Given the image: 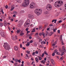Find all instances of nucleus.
Instances as JSON below:
<instances>
[{"mask_svg": "<svg viewBox=\"0 0 66 66\" xmlns=\"http://www.w3.org/2000/svg\"><path fill=\"white\" fill-rule=\"evenodd\" d=\"M34 12L37 15L39 16L40 15L42 14V10L40 9H36L35 10Z\"/></svg>", "mask_w": 66, "mask_h": 66, "instance_id": "2", "label": "nucleus"}, {"mask_svg": "<svg viewBox=\"0 0 66 66\" xmlns=\"http://www.w3.org/2000/svg\"><path fill=\"white\" fill-rule=\"evenodd\" d=\"M19 32H20V31L19 30H18L17 31V33H19Z\"/></svg>", "mask_w": 66, "mask_h": 66, "instance_id": "44", "label": "nucleus"}, {"mask_svg": "<svg viewBox=\"0 0 66 66\" xmlns=\"http://www.w3.org/2000/svg\"><path fill=\"white\" fill-rule=\"evenodd\" d=\"M3 47H4L5 49H7V50H9L10 49H11L10 46L9 44L6 43L4 44Z\"/></svg>", "mask_w": 66, "mask_h": 66, "instance_id": "3", "label": "nucleus"}, {"mask_svg": "<svg viewBox=\"0 0 66 66\" xmlns=\"http://www.w3.org/2000/svg\"><path fill=\"white\" fill-rule=\"evenodd\" d=\"M52 55L53 56H54V55H55V53H53V54H52Z\"/></svg>", "mask_w": 66, "mask_h": 66, "instance_id": "46", "label": "nucleus"}, {"mask_svg": "<svg viewBox=\"0 0 66 66\" xmlns=\"http://www.w3.org/2000/svg\"><path fill=\"white\" fill-rule=\"evenodd\" d=\"M29 42L30 43V44H31V43H33V41L31 40H30Z\"/></svg>", "mask_w": 66, "mask_h": 66, "instance_id": "59", "label": "nucleus"}, {"mask_svg": "<svg viewBox=\"0 0 66 66\" xmlns=\"http://www.w3.org/2000/svg\"><path fill=\"white\" fill-rule=\"evenodd\" d=\"M29 3H30L29 0H25L23 2L22 6L23 7H26L29 5Z\"/></svg>", "mask_w": 66, "mask_h": 66, "instance_id": "1", "label": "nucleus"}, {"mask_svg": "<svg viewBox=\"0 0 66 66\" xmlns=\"http://www.w3.org/2000/svg\"><path fill=\"white\" fill-rule=\"evenodd\" d=\"M1 12L2 13V14H4V12H3V10L2 9L1 10Z\"/></svg>", "mask_w": 66, "mask_h": 66, "instance_id": "48", "label": "nucleus"}, {"mask_svg": "<svg viewBox=\"0 0 66 66\" xmlns=\"http://www.w3.org/2000/svg\"><path fill=\"white\" fill-rule=\"evenodd\" d=\"M42 34L43 35V38L45 37V32H42Z\"/></svg>", "mask_w": 66, "mask_h": 66, "instance_id": "20", "label": "nucleus"}, {"mask_svg": "<svg viewBox=\"0 0 66 66\" xmlns=\"http://www.w3.org/2000/svg\"><path fill=\"white\" fill-rule=\"evenodd\" d=\"M14 66H18V65H17V64H16V63H14Z\"/></svg>", "mask_w": 66, "mask_h": 66, "instance_id": "47", "label": "nucleus"}, {"mask_svg": "<svg viewBox=\"0 0 66 66\" xmlns=\"http://www.w3.org/2000/svg\"><path fill=\"white\" fill-rule=\"evenodd\" d=\"M27 65H28L29 66H30V63H27Z\"/></svg>", "mask_w": 66, "mask_h": 66, "instance_id": "63", "label": "nucleus"}, {"mask_svg": "<svg viewBox=\"0 0 66 66\" xmlns=\"http://www.w3.org/2000/svg\"><path fill=\"white\" fill-rule=\"evenodd\" d=\"M61 41H62L61 42V45H64V42L63 41V40H61Z\"/></svg>", "mask_w": 66, "mask_h": 66, "instance_id": "40", "label": "nucleus"}, {"mask_svg": "<svg viewBox=\"0 0 66 66\" xmlns=\"http://www.w3.org/2000/svg\"><path fill=\"white\" fill-rule=\"evenodd\" d=\"M14 7L13 8H11V11H13V10H14Z\"/></svg>", "mask_w": 66, "mask_h": 66, "instance_id": "50", "label": "nucleus"}, {"mask_svg": "<svg viewBox=\"0 0 66 66\" xmlns=\"http://www.w3.org/2000/svg\"><path fill=\"white\" fill-rule=\"evenodd\" d=\"M45 62H46V61H45L44 60H43L40 61V63H43V64H45Z\"/></svg>", "mask_w": 66, "mask_h": 66, "instance_id": "26", "label": "nucleus"}, {"mask_svg": "<svg viewBox=\"0 0 66 66\" xmlns=\"http://www.w3.org/2000/svg\"><path fill=\"white\" fill-rule=\"evenodd\" d=\"M20 23H21L20 24H22V23H23V21H20Z\"/></svg>", "mask_w": 66, "mask_h": 66, "instance_id": "51", "label": "nucleus"}, {"mask_svg": "<svg viewBox=\"0 0 66 66\" xmlns=\"http://www.w3.org/2000/svg\"><path fill=\"white\" fill-rule=\"evenodd\" d=\"M36 61V63H38V58L37 57H36L35 58Z\"/></svg>", "mask_w": 66, "mask_h": 66, "instance_id": "21", "label": "nucleus"}, {"mask_svg": "<svg viewBox=\"0 0 66 66\" xmlns=\"http://www.w3.org/2000/svg\"><path fill=\"white\" fill-rule=\"evenodd\" d=\"M30 42H28L27 44H26V46H30Z\"/></svg>", "mask_w": 66, "mask_h": 66, "instance_id": "25", "label": "nucleus"}, {"mask_svg": "<svg viewBox=\"0 0 66 66\" xmlns=\"http://www.w3.org/2000/svg\"><path fill=\"white\" fill-rule=\"evenodd\" d=\"M21 24H19L18 25V26L19 27H21Z\"/></svg>", "mask_w": 66, "mask_h": 66, "instance_id": "36", "label": "nucleus"}, {"mask_svg": "<svg viewBox=\"0 0 66 66\" xmlns=\"http://www.w3.org/2000/svg\"><path fill=\"white\" fill-rule=\"evenodd\" d=\"M3 32V31L2 30H0V33L1 34Z\"/></svg>", "mask_w": 66, "mask_h": 66, "instance_id": "43", "label": "nucleus"}, {"mask_svg": "<svg viewBox=\"0 0 66 66\" xmlns=\"http://www.w3.org/2000/svg\"><path fill=\"white\" fill-rule=\"evenodd\" d=\"M44 54H46L47 55H48V53H47V52H46L45 51L44 52Z\"/></svg>", "mask_w": 66, "mask_h": 66, "instance_id": "32", "label": "nucleus"}, {"mask_svg": "<svg viewBox=\"0 0 66 66\" xmlns=\"http://www.w3.org/2000/svg\"><path fill=\"white\" fill-rule=\"evenodd\" d=\"M57 32L58 33H59V34H60V30H58L57 31Z\"/></svg>", "mask_w": 66, "mask_h": 66, "instance_id": "52", "label": "nucleus"}, {"mask_svg": "<svg viewBox=\"0 0 66 66\" xmlns=\"http://www.w3.org/2000/svg\"><path fill=\"white\" fill-rule=\"evenodd\" d=\"M41 43L42 45H44V44H46V42L45 41H43L41 42Z\"/></svg>", "mask_w": 66, "mask_h": 66, "instance_id": "19", "label": "nucleus"}, {"mask_svg": "<svg viewBox=\"0 0 66 66\" xmlns=\"http://www.w3.org/2000/svg\"><path fill=\"white\" fill-rule=\"evenodd\" d=\"M18 62H19V63H21V61H20V60H18Z\"/></svg>", "mask_w": 66, "mask_h": 66, "instance_id": "61", "label": "nucleus"}, {"mask_svg": "<svg viewBox=\"0 0 66 66\" xmlns=\"http://www.w3.org/2000/svg\"><path fill=\"white\" fill-rule=\"evenodd\" d=\"M34 44L35 46H37V43L36 42H35Z\"/></svg>", "mask_w": 66, "mask_h": 66, "instance_id": "62", "label": "nucleus"}, {"mask_svg": "<svg viewBox=\"0 0 66 66\" xmlns=\"http://www.w3.org/2000/svg\"><path fill=\"white\" fill-rule=\"evenodd\" d=\"M51 61L52 65L54 66L55 65V63H54V60H53V59H51Z\"/></svg>", "mask_w": 66, "mask_h": 66, "instance_id": "9", "label": "nucleus"}, {"mask_svg": "<svg viewBox=\"0 0 66 66\" xmlns=\"http://www.w3.org/2000/svg\"><path fill=\"white\" fill-rule=\"evenodd\" d=\"M17 2L20 3H21V1L20 0H17Z\"/></svg>", "mask_w": 66, "mask_h": 66, "instance_id": "29", "label": "nucleus"}, {"mask_svg": "<svg viewBox=\"0 0 66 66\" xmlns=\"http://www.w3.org/2000/svg\"><path fill=\"white\" fill-rule=\"evenodd\" d=\"M20 47L21 48H22V44H20Z\"/></svg>", "mask_w": 66, "mask_h": 66, "instance_id": "49", "label": "nucleus"}, {"mask_svg": "<svg viewBox=\"0 0 66 66\" xmlns=\"http://www.w3.org/2000/svg\"><path fill=\"white\" fill-rule=\"evenodd\" d=\"M13 13L14 14H15V15H17V12H16V11H14L13 12Z\"/></svg>", "mask_w": 66, "mask_h": 66, "instance_id": "30", "label": "nucleus"}, {"mask_svg": "<svg viewBox=\"0 0 66 66\" xmlns=\"http://www.w3.org/2000/svg\"><path fill=\"white\" fill-rule=\"evenodd\" d=\"M48 1L50 2H51H51H52L54 1V0H48Z\"/></svg>", "mask_w": 66, "mask_h": 66, "instance_id": "58", "label": "nucleus"}, {"mask_svg": "<svg viewBox=\"0 0 66 66\" xmlns=\"http://www.w3.org/2000/svg\"><path fill=\"white\" fill-rule=\"evenodd\" d=\"M30 5H31V6H33L34 7H35L36 6V3L33 2H31Z\"/></svg>", "mask_w": 66, "mask_h": 66, "instance_id": "6", "label": "nucleus"}, {"mask_svg": "<svg viewBox=\"0 0 66 66\" xmlns=\"http://www.w3.org/2000/svg\"><path fill=\"white\" fill-rule=\"evenodd\" d=\"M53 31L54 32H56V31H55V29H53Z\"/></svg>", "mask_w": 66, "mask_h": 66, "instance_id": "54", "label": "nucleus"}, {"mask_svg": "<svg viewBox=\"0 0 66 66\" xmlns=\"http://www.w3.org/2000/svg\"><path fill=\"white\" fill-rule=\"evenodd\" d=\"M5 32H3V33L1 34V35L2 37H5Z\"/></svg>", "mask_w": 66, "mask_h": 66, "instance_id": "10", "label": "nucleus"}, {"mask_svg": "<svg viewBox=\"0 0 66 66\" xmlns=\"http://www.w3.org/2000/svg\"><path fill=\"white\" fill-rule=\"evenodd\" d=\"M62 20H60L59 21V23H61V22H62Z\"/></svg>", "mask_w": 66, "mask_h": 66, "instance_id": "64", "label": "nucleus"}, {"mask_svg": "<svg viewBox=\"0 0 66 66\" xmlns=\"http://www.w3.org/2000/svg\"><path fill=\"white\" fill-rule=\"evenodd\" d=\"M53 33H54V32H51L50 33H49L48 34V35L50 36H51V35H52Z\"/></svg>", "mask_w": 66, "mask_h": 66, "instance_id": "15", "label": "nucleus"}, {"mask_svg": "<svg viewBox=\"0 0 66 66\" xmlns=\"http://www.w3.org/2000/svg\"><path fill=\"white\" fill-rule=\"evenodd\" d=\"M64 53H65L64 52H62L61 54V56H63L64 54Z\"/></svg>", "mask_w": 66, "mask_h": 66, "instance_id": "31", "label": "nucleus"}, {"mask_svg": "<svg viewBox=\"0 0 66 66\" xmlns=\"http://www.w3.org/2000/svg\"><path fill=\"white\" fill-rule=\"evenodd\" d=\"M31 5H30V6L29 7L30 9H34V7L33 6H31Z\"/></svg>", "mask_w": 66, "mask_h": 66, "instance_id": "27", "label": "nucleus"}, {"mask_svg": "<svg viewBox=\"0 0 66 66\" xmlns=\"http://www.w3.org/2000/svg\"><path fill=\"white\" fill-rule=\"evenodd\" d=\"M63 57H61L60 59V61H62L63 60Z\"/></svg>", "mask_w": 66, "mask_h": 66, "instance_id": "41", "label": "nucleus"}, {"mask_svg": "<svg viewBox=\"0 0 66 66\" xmlns=\"http://www.w3.org/2000/svg\"><path fill=\"white\" fill-rule=\"evenodd\" d=\"M18 59H15V62H17H17H18Z\"/></svg>", "mask_w": 66, "mask_h": 66, "instance_id": "33", "label": "nucleus"}, {"mask_svg": "<svg viewBox=\"0 0 66 66\" xmlns=\"http://www.w3.org/2000/svg\"><path fill=\"white\" fill-rule=\"evenodd\" d=\"M30 51H29H29H27V54H29L30 53Z\"/></svg>", "mask_w": 66, "mask_h": 66, "instance_id": "39", "label": "nucleus"}, {"mask_svg": "<svg viewBox=\"0 0 66 66\" xmlns=\"http://www.w3.org/2000/svg\"><path fill=\"white\" fill-rule=\"evenodd\" d=\"M1 18L2 19L4 20V19H5V16L3 15H2L1 16Z\"/></svg>", "mask_w": 66, "mask_h": 66, "instance_id": "16", "label": "nucleus"}, {"mask_svg": "<svg viewBox=\"0 0 66 66\" xmlns=\"http://www.w3.org/2000/svg\"><path fill=\"white\" fill-rule=\"evenodd\" d=\"M62 49L63 50V52H66V49H65V47L64 46L62 47Z\"/></svg>", "mask_w": 66, "mask_h": 66, "instance_id": "11", "label": "nucleus"}, {"mask_svg": "<svg viewBox=\"0 0 66 66\" xmlns=\"http://www.w3.org/2000/svg\"><path fill=\"white\" fill-rule=\"evenodd\" d=\"M42 40H42V39H40L39 40V42H42Z\"/></svg>", "mask_w": 66, "mask_h": 66, "instance_id": "53", "label": "nucleus"}, {"mask_svg": "<svg viewBox=\"0 0 66 66\" xmlns=\"http://www.w3.org/2000/svg\"><path fill=\"white\" fill-rule=\"evenodd\" d=\"M26 23H30V20L28 19L26 21Z\"/></svg>", "mask_w": 66, "mask_h": 66, "instance_id": "17", "label": "nucleus"}, {"mask_svg": "<svg viewBox=\"0 0 66 66\" xmlns=\"http://www.w3.org/2000/svg\"><path fill=\"white\" fill-rule=\"evenodd\" d=\"M63 1H62L61 2V1H60V3H59V4L60 5V6H61L63 5Z\"/></svg>", "mask_w": 66, "mask_h": 66, "instance_id": "18", "label": "nucleus"}, {"mask_svg": "<svg viewBox=\"0 0 66 66\" xmlns=\"http://www.w3.org/2000/svg\"><path fill=\"white\" fill-rule=\"evenodd\" d=\"M46 9L48 11H50L52 9V6L51 4H48L46 6Z\"/></svg>", "mask_w": 66, "mask_h": 66, "instance_id": "4", "label": "nucleus"}, {"mask_svg": "<svg viewBox=\"0 0 66 66\" xmlns=\"http://www.w3.org/2000/svg\"><path fill=\"white\" fill-rule=\"evenodd\" d=\"M29 30V28H27L26 29V31H28Z\"/></svg>", "mask_w": 66, "mask_h": 66, "instance_id": "55", "label": "nucleus"}, {"mask_svg": "<svg viewBox=\"0 0 66 66\" xmlns=\"http://www.w3.org/2000/svg\"><path fill=\"white\" fill-rule=\"evenodd\" d=\"M60 1H57L54 4L55 6L56 7H59L60 6Z\"/></svg>", "mask_w": 66, "mask_h": 66, "instance_id": "5", "label": "nucleus"}, {"mask_svg": "<svg viewBox=\"0 0 66 66\" xmlns=\"http://www.w3.org/2000/svg\"><path fill=\"white\" fill-rule=\"evenodd\" d=\"M48 31H47L45 33V35L46 36H47V35H48Z\"/></svg>", "mask_w": 66, "mask_h": 66, "instance_id": "38", "label": "nucleus"}, {"mask_svg": "<svg viewBox=\"0 0 66 66\" xmlns=\"http://www.w3.org/2000/svg\"><path fill=\"white\" fill-rule=\"evenodd\" d=\"M8 8V6H7V5L5 6V8L6 9H7Z\"/></svg>", "mask_w": 66, "mask_h": 66, "instance_id": "60", "label": "nucleus"}, {"mask_svg": "<svg viewBox=\"0 0 66 66\" xmlns=\"http://www.w3.org/2000/svg\"><path fill=\"white\" fill-rule=\"evenodd\" d=\"M3 25V23H0V26H1L2 27Z\"/></svg>", "mask_w": 66, "mask_h": 66, "instance_id": "35", "label": "nucleus"}, {"mask_svg": "<svg viewBox=\"0 0 66 66\" xmlns=\"http://www.w3.org/2000/svg\"><path fill=\"white\" fill-rule=\"evenodd\" d=\"M12 37V39L13 40H16V39H17V38H16V37H14V36H11Z\"/></svg>", "mask_w": 66, "mask_h": 66, "instance_id": "8", "label": "nucleus"}, {"mask_svg": "<svg viewBox=\"0 0 66 66\" xmlns=\"http://www.w3.org/2000/svg\"><path fill=\"white\" fill-rule=\"evenodd\" d=\"M56 54H57V55H60L61 54L60 53L58 52L56 53Z\"/></svg>", "mask_w": 66, "mask_h": 66, "instance_id": "34", "label": "nucleus"}, {"mask_svg": "<svg viewBox=\"0 0 66 66\" xmlns=\"http://www.w3.org/2000/svg\"><path fill=\"white\" fill-rule=\"evenodd\" d=\"M34 18V16L32 15H30L29 17V18L32 19V18Z\"/></svg>", "mask_w": 66, "mask_h": 66, "instance_id": "23", "label": "nucleus"}, {"mask_svg": "<svg viewBox=\"0 0 66 66\" xmlns=\"http://www.w3.org/2000/svg\"><path fill=\"white\" fill-rule=\"evenodd\" d=\"M35 53L36 54H38V51H36L35 52Z\"/></svg>", "mask_w": 66, "mask_h": 66, "instance_id": "56", "label": "nucleus"}, {"mask_svg": "<svg viewBox=\"0 0 66 66\" xmlns=\"http://www.w3.org/2000/svg\"><path fill=\"white\" fill-rule=\"evenodd\" d=\"M24 35V34L23 32H21L20 34V35H21V36H23Z\"/></svg>", "mask_w": 66, "mask_h": 66, "instance_id": "24", "label": "nucleus"}, {"mask_svg": "<svg viewBox=\"0 0 66 66\" xmlns=\"http://www.w3.org/2000/svg\"><path fill=\"white\" fill-rule=\"evenodd\" d=\"M19 49L18 47L16 46H15L14 47V50H15V51H18Z\"/></svg>", "mask_w": 66, "mask_h": 66, "instance_id": "13", "label": "nucleus"}, {"mask_svg": "<svg viewBox=\"0 0 66 66\" xmlns=\"http://www.w3.org/2000/svg\"><path fill=\"white\" fill-rule=\"evenodd\" d=\"M24 11L23 10H22L20 12V13H24Z\"/></svg>", "mask_w": 66, "mask_h": 66, "instance_id": "37", "label": "nucleus"}, {"mask_svg": "<svg viewBox=\"0 0 66 66\" xmlns=\"http://www.w3.org/2000/svg\"><path fill=\"white\" fill-rule=\"evenodd\" d=\"M43 29V26L42 25H39V30H42Z\"/></svg>", "mask_w": 66, "mask_h": 66, "instance_id": "12", "label": "nucleus"}, {"mask_svg": "<svg viewBox=\"0 0 66 66\" xmlns=\"http://www.w3.org/2000/svg\"><path fill=\"white\" fill-rule=\"evenodd\" d=\"M63 37V35H60V40H63V39L62 38V37Z\"/></svg>", "mask_w": 66, "mask_h": 66, "instance_id": "22", "label": "nucleus"}, {"mask_svg": "<svg viewBox=\"0 0 66 66\" xmlns=\"http://www.w3.org/2000/svg\"><path fill=\"white\" fill-rule=\"evenodd\" d=\"M44 13H45V14H47V13H48V11H46L44 12Z\"/></svg>", "mask_w": 66, "mask_h": 66, "instance_id": "57", "label": "nucleus"}, {"mask_svg": "<svg viewBox=\"0 0 66 66\" xmlns=\"http://www.w3.org/2000/svg\"><path fill=\"white\" fill-rule=\"evenodd\" d=\"M59 51H60V52H62V50L61 48L59 49Z\"/></svg>", "mask_w": 66, "mask_h": 66, "instance_id": "45", "label": "nucleus"}, {"mask_svg": "<svg viewBox=\"0 0 66 66\" xmlns=\"http://www.w3.org/2000/svg\"><path fill=\"white\" fill-rule=\"evenodd\" d=\"M35 32V28H34L33 29L32 31H31V32Z\"/></svg>", "mask_w": 66, "mask_h": 66, "instance_id": "28", "label": "nucleus"}, {"mask_svg": "<svg viewBox=\"0 0 66 66\" xmlns=\"http://www.w3.org/2000/svg\"><path fill=\"white\" fill-rule=\"evenodd\" d=\"M42 57H39V60L40 61V60H42Z\"/></svg>", "mask_w": 66, "mask_h": 66, "instance_id": "42", "label": "nucleus"}, {"mask_svg": "<svg viewBox=\"0 0 66 66\" xmlns=\"http://www.w3.org/2000/svg\"><path fill=\"white\" fill-rule=\"evenodd\" d=\"M4 24L5 27H6L7 26V22L6 21H4Z\"/></svg>", "mask_w": 66, "mask_h": 66, "instance_id": "14", "label": "nucleus"}, {"mask_svg": "<svg viewBox=\"0 0 66 66\" xmlns=\"http://www.w3.org/2000/svg\"><path fill=\"white\" fill-rule=\"evenodd\" d=\"M30 23H28L25 22L24 26L25 27H29L30 26Z\"/></svg>", "mask_w": 66, "mask_h": 66, "instance_id": "7", "label": "nucleus"}]
</instances>
